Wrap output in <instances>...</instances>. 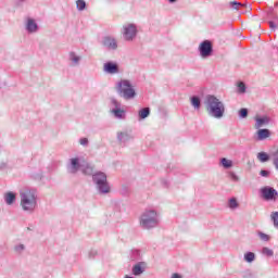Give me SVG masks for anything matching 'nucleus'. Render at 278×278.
<instances>
[{
    "label": "nucleus",
    "instance_id": "aec40b11",
    "mask_svg": "<svg viewBox=\"0 0 278 278\" xmlns=\"http://www.w3.org/2000/svg\"><path fill=\"white\" fill-rule=\"evenodd\" d=\"M111 114H113L115 118H125V111L123 108L111 109Z\"/></svg>",
    "mask_w": 278,
    "mask_h": 278
},
{
    "label": "nucleus",
    "instance_id": "79ce46f5",
    "mask_svg": "<svg viewBox=\"0 0 278 278\" xmlns=\"http://www.w3.org/2000/svg\"><path fill=\"white\" fill-rule=\"evenodd\" d=\"M170 278H184V276H181V274L174 273V274H172Z\"/></svg>",
    "mask_w": 278,
    "mask_h": 278
},
{
    "label": "nucleus",
    "instance_id": "0eeeda50",
    "mask_svg": "<svg viewBox=\"0 0 278 278\" xmlns=\"http://www.w3.org/2000/svg\"><path fill=\"white\" fill-rule=\"evenodd\" d=\"M260 195L263 199V201H277L278 199V191L270 187V186H265L260 189Z\"/></svg>",
    "mask_w": 278,
    "mask_h": 278
},
{
    "label": "nucleus",
    "instance_id": "37998d69",
    "mask_svg": "<svg viewBox=\"0 0 278 278\" xmlns=\"http://www.w3.org/2000/svg\"><path fill=\"white\" fill-rule=\"evenodd\" d=\"M273 22L276 23V25H278V17H275Z\"/></svg>",
    "mask_w": 278,
    "mask_h": 278
},
{
    "label": "nucleus",
    "instance_id": "72a5a7b5",
    "mask_svg": "<svg viewBox=\"0 0 278 278\" xmlns=\"http://www.w3.org/2000/svg\"><path fill=\"white\" fill-rule=\"evenodd\" d=\"M111 105H112V110L121 109V102H118V100H116V99L111 100Z\"/></svg>",
    "mask_w": 278,
    "mask_h": 278
},
{
    "label": "nucleus",
    "instance_id": "de8ad7c7",
    "mask_svg": "<svg viewBox=\"0 0 278 278\" xmlns=\"http://www.w3.org/2000/svg\"><path fill=\"white\" fill-rule=\"evenodd\" d=\"M210 53H212V46H210Z\"/></svg>",
    "mask_w": 278,
    "mask_h": 278
},
{
    "label": "nucleus",
    "instance_id": "a19ab883",
    "mask_svg": "<svg viewBox=\"0 0 278 278\" xmlns=\"http://www.w3.org/2000/svg\"><path fill=\"white\" fill-rule=\"evenodd\" d=\"M260 175H261V177H268V175H270V172H268L266 169H262Z\"/></svg>",
    "mask_w": 278,
    "mask_h": 278
},
{
    "label": "nucleus",
    "instance_id": "a18cd8bd",
    "mask_svg": "<svg viewBox=\"0 0 278 278\" xmlns=\"http://www.w3.org/2000/svg\"><path fill=\"white\" fill-rule=\"evenodd\" d=\"M206 110H210V102H206Z\"/></svg>",
    "mask_w": 278,
    "mask_h": 278
},
{
    "label": "nucleus",
    "instance_id": "9b49d317",
    "mask_svg": "<svg viewBox=\"0 0 278 278\" xmlns=\"http://www.w3.org/2000/svg\"><path fill=\"white\" fill-rule=\"evenodd\" d=\"M103 71L106 75H118L121 73V68L118 67V63L115 62H106L103 64Z\"/></svg>",
    "mask_w": 278,
    "mask_h": 278
},
{
    "label": "nucleus",
    "instance_id": "c9c22d12",
    "mask_svg": "<svg viewBox=\"0 0 278 278\" xmlns=\"http://www.w3.org/2000/svg\"><path fill=\"white\" fill-rule=\"evenodd\" d=\"M273 159H274V166L276 170H278V150L273 153Z\"/></svg>",
    "mask_w": 278,
    "mask_h": 278
},
{
    "label": "nucleus",
    "instance_id": "2f4dec72",
    "mask_svg": "<svg viewBox=\"0 0 278 278\" xmlns=\"http://www.w3.org/2000/svg\"><path fill=\"white\" fill-rule=\"evenodd\" d=\"M257 236H258L260 240H262L263 242H268V240H270V236H268L262 231H260L257 233Z\"/></svg>",
    "mask_w": 278,
    "mask_h": 278
},
{
    "label": "nucleus",
    "instance_id": "4be33fe9",
    "mask_svg": "<svg viewBox=\"0 0 278 278\" xmlns=\"http://www.w3.org/2000/svg\"><path fill=\"white\" fill-rule=\"evenodd\" d=\"M190 103H191L192 108H194L195 110L201 109V100L199 99V97H197V96L191 97Z\"/></svg>",
    "mask_w": 278,
    "mask_h": 278
},
{
    "label": "nucleus",
    "instance_id": "473e14b6",
    "mask_svg": "<svg viewBox=\"0 0 278 278\" xmlns=\"http://www.w3.org/2000/svg\"><path fill=\"white\" fill-rule=\"evenodd\" d=\"M238 92L239 94H244V92H247V85H244V83L238 84Z\"/></svg>",
    "mask_w": 278,
    "mask_h": 278
},
{
    "label": "nucleus",
    "instance_id": "c756f323",
    "mask_svg": "<svg viewBox=\"0 0 278 278\" xmlns=\"http://www.w3.org/2000/svg\"><path fill=\"white\" fill-rule=\"evenodd\" d=\"M262 254L266 255L267 257H273L275 255V252L270 250L269 248H263Z\"/></svg>",
    "mask_w": 278,
    "mask_h": 278
},
{
    "label": "nucleus",
    "instance_id": "ddd939ff",
    "mask_svg": "<svg viewBox=\"0 0 278 278\" xmlns=\"http://www.w3.org/2000/svg\"><path fill=\"white\" fill-rule=\"evenodd\" d=\"M200 55L203 60L210 58V40L203 41L199 47Z\"/></svg>",
    "mask_w": 278,
    "mask_h": 278
},
{
    "label": "nucleus",
    "instance_id": "7c9ffc66",
    "mask_svg": "<svg viewBox=\"0 0 278 278\" xmlns=\"http://www.w3.org/2000/svg\"><path fill=\"white\" fill-rule=\"evenodd\" d=\"M247 4H242L240 2H230V8H232V10H240V8H244Z\"/></svg>",
    "mask_w": 278,
    "mask_h": 278
},
{
    "label": "nucleus",
    "instance_id": "a878e982",
    "mask_svg": "<svg viewBox=\"0 0 278 278\" xmlns=\"http://www.w3.org/2000/svg\"><path fill=\"white\" fill-rule=\"evenodd\" d=\"M257 160L262 163L264 162H268V160H270V156L268 155V153L266 152H258L256 155Z\"/></svg>",
    "mask_w": 278,
    "mask_h": 278
},
{
    "label": "nucleus",
    "instance_id": "e433bc0d",
    "mask_svg": "<svg viewBox=\"0 0 278 278\" xmlns=\"http://www.w3.org/2000/svg\"><path fill=\"white\" fill-rule=\"evenodd\" d=\"M229 177L232 181H240V177L233 172H229Z\"/></svg>",
    "mask_w": 278,
    "mask_h": 278
},
{
    "label": "nucleus",
    "instance_id": "f257e3e1",
    "mask_svg": "<svg viewBox=\"0 0 278 278\" xmlns=\"http://www.w3.org/2000/svg\"><path fill=\"white\" fill-rule=\"evenodd\" d=\"M20 207L27 214H34L38 207V193L36 189H22L20 191Z\"/></svg>",
    "mask_w": 278,
    "mask_h": 278
},
{
    "label": "nucleus",
    "instance_id": "58836bf2",
    "mask_svg": "<svg viewBox=\"0 0 278 278\" xmlns=\"http://www.w3.org/2000/svg\"><path fill=\"white\" fill-rule=\"evenodd\" d=\"M97 255H99V251H97V250L89 251V257H97Z\"/></svg>",
    "mask_w": 278,
    "mask_h": 278
},
{
    "label": "nucleus",
    "instance_id": "cd10ccee",
    "mask_svg": "<svg viewBox=\"0 0 278 278\" xmlns=\"http://www.w3.org/2000/svg\"><path fill=\"white\" fill-rule=\"evenodd\" d=\"M270 219L276 229H278V211L271 212Z\"/></svg>",
    "mask_w": 278,
    "mask_h": 278
},
{
    "label": "nucleus",
    "instance_id": "dca6fc26",
    "mask_svg": "<svg viewBox=\"0 0 278 278\" xmlns=\"http://www.w3.org/2000/svg\"><path fill=\"white\" fill-rule=\"evenodd\" d=\"M117 140L119 142H129V140H134V136L128 131H119L117 132Z\"/></svg>",
    "mask_w": 278,
    "mask_h": 278
},
{
    "label": "nucleus",
    "instance_id": "f704fd0d",
    "mask_svg": "<svg viewBox=\"0 0 278 278\" xmlns=\"http://www.w3.org/2000/svg\"><path fill=\"white\" fill-rule=\"evenodd\" d=\"M249 116V110L248 109H240L239 110V117L247 118Z\"/></svg>",
    "mask_w": 278,
    "mask_h": 278
},
{
    "label": "nucleus",
    "instance_id": "4c0bfd02",
    "mask_svg": "<svg viewBox=\"0 0 278 278\" xmlns=\"http://www.w3.org/2000/svg\"><path fill=\"white\" fill-rule=\"evenodd\" d=\"M268 23H269L270 30L275 31V29H277L278 27V24L274 21H269Z\"/></svg>",
    "mask_w": 278,
    "mask_h": 278
},
{
    "label": "nucleus",
    "instance_id": "412c9836",
    "mask_svg": "<svg viewBox=\"0 0 278 278\" xmlns=\"http://www.w3.org/2000/svg\"><path fill=\"white\" fill-rule=\"evenodd\" d=\"M220 165L223 166V168H226V169L233 168V161L227 157H223L220 159Z\"/></svg>",
    "mask_w": 278,
    "mask_h": 278
},
{
    "label": "nucleus",
    "instance_id": "5701e85b",
    "mask_svg": "<svg viewBox=\"0 0 278 278\" xmlns=\"http://www.w3.org/2000/svg\"><path fill=\"white\" fill-rule=\"evenodd\" d=\"M243 260L244 262H247L248 264H252V262H255V253L253 252H247L243 255Z\"/></svg>",
    "mask_w": 278,
    "mask_h": 278
},
{
    "label": "nucleus",
    "instance_id": "39448f33",
    "mask_svg": "<svg viewBox=\"0 0 278 278\" xmlns=\"http://www.w3.org/2000/svg\"><path fill=\"white\" fill-rule=\"evenodd\" d=\"M210 115L218 119L225 116V103L215 96H210Z\"/></svg>",
    "mask_w": 278,
    "mask_h": 278
},
{
    "label": "nucleus",
    "instance_id": "bb28decb",
    "mask_svg": "<svg viewBox=\"0 0 278 278\" xmlns=\"http://www.w3.org/2000/svg\"><path fill=\"white\" fill-rule=\"evenodd\" d=\"M139 118L144 119L148 118L149 114H151V110L149 108L141 109L139 111Z\"/></svg>",
    "mask_w": 278,
    "mask_h": 278
},
{
    "label": "nucleus",
    "instance_id": "2eb2a0df",
    "mask_svg": "<svg viewBox=\"0 0 278 278\" xmlns=\"http://www.w3.org/2000/svg\"><path fill=\"white\" fill-rule=\"evenodd\" d=\"M270 123V117L263 116V117H255V129H262V127H266Z\"/></svg>",
    "mask_w": 278,
    "mask_h": 278
},
{
    "label": "nucleus",
    "instance_id": "b1692460",
    "mask_svg": "<svg viewBox=\"0 0 278 278\" xmlns=\"http://www.w3.org/2000/svg\"><path fill=\"white\" fill-rule=\"evenodd\" d=\"M26 247L23 243H17L13 247V252L16 253V255H21L25 251Z\"/></svg>",
    "mask_w": 278,
    "mask_h": 278
},
{
    "label": "nucleus",
    "instance_id": "f8f14e48",
    "mask_svg": "<svg viewBox=\"0 0 278 278\" xmlns=\"http://www.w3.org/2000/svg\"><path fill=\"white\" fill-rule=\"evenodd\" d=\"M270 138V131L268 128H258V130L254 135V140L257 142H262L266 139Z\"/></svg>",
    "mask_w": 278,
    "mask_h": 278
},
{
    "label": "nucleus",
    "instance_id": "f3484780",
    "mask_svg": "<svg viewBox=\"0 0 278 278\" xmlns=\"http://www.w3.org/2000/svg\"><path fill=\"white\" fill-rule=\"evenodd\" d=\"M3 197L4 203H7V205H14V203H16V193L8 191Z\"/></svg>",
    "mask_w": 278,
    "mask_h": 278
},
{
    "label": "nucleus",
    "instance_id": "20e7f679",
    "mask_svg": "<svg viewBox=\"0 0 278 278\" xmlns=\"http://www.w3.org/2000/svg\"><path fill=\"white\" fill-rule=\"evenodd\" d=\"M92 178L100 194H110V192H112L110 184H108V175H105V173L98 172L93 174Z\"/></svg>",
    "mask_w": 278,
    "mask_h": 278
},
{
    "label": "nucleus",
    "instance_id": "49530a36",
    "mask_svg": "<svg viewBox=\"0 0 278 278\" xmlns=\"http://www.w3.org/2000/svg\"><path fill=\"white\" fill-rule=\"evenodd\" d=\"M25 0H18L20 3H23Z\"/></svg>",
    "mask_w": 278,
    "mask_h": 278
},
{
    "label": "nucleus",
    "instance_id": "c03bdc74",
    "mask_svg": "<svg viewBox=\"0 0 278 278\" xmlns=\"http://www.w3.org/2000/svg\"><path fill=\"white\" fill-rule=\"evenodd\" d=\"M169 1V3H176L177 2V0H168Z\"/></svg>",
    "mask_w": 278,
    "mask_h": 278
},
{
    "label": "nucleus",
    "instance_id": "4468645a",
    "mask_svg": "<svg viewBox=\"0 0 278 278\" xmlns=\"http://www.w3.org/2000/svg\"><path fill=\"white\" fill-rule=\"evenodd\" d=\"M146 270H147V263L141 262L134 265L132 275H135V277H140V275H142Z\"/></svg>",
    "mask_w": 278,
    "mask_h": 278
},
{
    "label": "nucleus",
    "instance_id": "c85d7f7f",
    "mask_svg": "<svg viewBox=\"0 0 278 278\" xmlns=\"http://www.w3.org/2000/svg\"><path fill=\"white\" fill-rule=\"evenodd\" d=\"M76 8L79 12H84L86 10V1L85 0H77Z\"/></svg>",
    "mask_w": 278,
    "mask_h": 278
},
{
    "label": "nucleus",
    "instance_id": "09e8293b",
    "mask_svg": "<svg viewBox=\"0 0 278 278\" xmlns=\"http://www.w3.org/2000/svg\"><path fill=\"white\" fill-rule=\"evenodd\" d=\"M0 88H1V84H0Z\"/></svg>",
    "mask_w": 278,
    "mask_h": 278
},
{
    "label": "nucleus",
    "instance_id": "1a4fd4ad",
    "mask_svg": "<svg viewBox=\"0 0 278 278\" xmlns=\"http://www.w3.org/2000/svg\"><path fill=\"white\" fill-rule=\"evenodd\" d=\"M24 29L27 31V34H38V22H36V20L33 17H25Z\"/></svg>",
    "mask_w": 278,
    "mask_h": 278
},
{
    "label": "nucleus",
    "instance_id": "a211bd4d",
    "mask_svg": "<svg viewBox=\"0 0 278 278\" xmlns=\"http://www.w3.org/2000/svg\"><path fill=\"white\" fill-rule=\"evenodd\" d=\"M227 207L235 212V210H238L240 207V202H238V198L232 197L228 199Z\"/></svg>",
    "mask_w": 278,
    "mask_h": 278
},
{
    "label": "nucleus",
    "instance_id": "f03ea898",
    "mask_svg": "<svg viewBox=\"0 0 278 278\" xmlns=\"http://www.w3.org/2000/svg\"><path fill=\"white\" fill-rule=\"evenodd\" d=\"M115 90L125 101H131V99L136 97V88L134 84L127 79L119 80L115 86Z\"/></svg>",
    "mask_w": 278,
    "mask_h": 278
},
{
    "label": "nucleus",
    "instance_id": "9d476101",
    "mask_svg": "<svg viewBox=\"0 0 278 278\" xmlns=\"http://www.w3.org/2000/svg\"><path fill=\"white\" fill-rule=\"evenodd\" d=\"M101 43L105 49H109V51H116V49H118V42L116 38L112 36L103 37Z\"/></svg>",
    "mask_w": 278,
    "mask_h": 278
},
{
    "label": "nucleus",
    "instance_id": "423d86ee",
    "mask_svg": "<svg viewBox=\"0 0 278 278\" xmlns=\"http://www.w3.org/2000/svg\"><path fill=\"white\" fill-rule=\"evenodd\" d=\"M122 38L125 42H134L138 38V26L135 23H126L122 26Z\"/></svg>",
    "mask_w": 278,
    "mask_h": 278
},
{
    "label": "nucleus",
    "instance_id": "7ed1b4c3",
    "mask_svg": "<svg viewBox=\"0 0 278 278\" xmlns=\"http://www.w3.org/2000/svg\"><path fill=\"white\" fill-rule=\"evenodd\" d=\"M141 229H153L157 227V212L153 210L144 211L139 217Z\"/></svg>",
    "mask_w": 278,
    "mask_h": 278
},
{
    "label": "nucleus",
    "instance_id": "6e6552de",
    "mask_svg": "<svg viewBox=\"0 0 278 278\" xmlns=\"http://www.w3.org/2000/svg\"><path fill=\"white\" fill-rule=\"evenodd\" d=\"M66 168L70 175H77V173H79V170H81L83 168L81 157L79 156L71 157L66 164Z\"/></svg>",
    "mask_w": 278,
    "mask_h": 278
},
{
    "label": "nucleus",
    "instance_id": "ea45409f",
    "mask_svg": "<svg viewBox=\"0 0 278 278\" xmlns=\"http://www.w3.org/2000/svg\"><path fill=\"white\" fill-rule=\"evenodd\" d=\"M79 144H81L83 147H87V144H88V138H81V139L79 140Z\"/></svg>",
    "mask_w": 278,
    "mask_h": 278
},
{
    "label": "nucleus",
    "instance_id": "393cba45",
    "mask_svg": "<svg viewBox=\"0 0 278 278\" xmlns=\"http://www.w3.org/2000/svg\"><path fill=\"white\" fill-rule=\"evenodd\" d=\"M80 170H81V173L84 174V175H93V173H94V167H92V166H90V165H86V166H84L83 165V167L80 168Z\"/></svg>",
    "mask_w": 278,
    "mask_h": 278
},
{
    "label": "nucleus",
    "instance_id": "6ab92c4d",
    "mask_svg": "<svg viewBox=\"0 0 278 278\" xmlns=\"http://www.w3.org/2000/svg\"><path fill=\"white\" fill-rule=\"evenodd\" d=\"M70 60L73 63V66H79V62H81V56L77 55L75 52H70Z\"/></svg>",
    "mask_w": 278,
    "mask_h": 278
}]
</instances>
